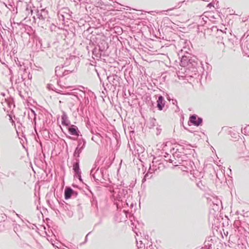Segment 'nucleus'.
<instances>
[{
    "instance_id": "1",
    "label": "nucleus",
    "mask_w": 249,
    "mask_h": 249,
    "mask_svg": "<svg viewBox=\"0 0 249 249\" xmlns=\"http://www.w3.org/2000/svg\"><path fill=\"white\" fill-rule=\"evenodd\" d=\"M112 70H114V72L107 76L106 78L108 83L105 85L104 82H103V87L106 93L107 92L108 90L114 91L117 87H121L122 80L121 77V71L118 68L117 69L116 71L115 68H111L110 71H112Z\"/></svg>"
},
{
    "instance_id": "2",
    "label": "nucleus",
    "mask_w": 249,
    "mask_h": 249,
    "mask_svg": "<svg viewBox=\"0 0 249 249\" xmlns=\"http://www.w3.org/2000/svg\"><path fill=\"white\" fill-rule=\"evenodd\" d=\"M200 65H201V62L191 53H186L181 58L180 65L181 67H186L187 69L192 71H197V68Z\"/></svg>"
},
{
    "instance_id": "3",
    "label": "nucleus",
    "mask_w": 249,
    "mask_h": 249,
    "mask_svg": "<svg viewBox=\"0 0 249 249\" xmlns=\"http://www.w3.org/2000/svg\"><path fill=\"white\" fill-rule=\"evenodd\" d=\"M108 48L107 42L104 40H100L99 42L94 45V47L92 51V54L94 56V59H99L102 56H106L107 55V50Z\"/></svg>"
},
{
    "instance_id": "4",
    "label": "nucleus",
    "mask_w": 249,
    "mask_h": 249,
    "mask_svg": "<svg viewBox=\"0 0 249 249\" xmlns=\"http://www.w3.org/2000/svg\"><path fill=\"white\" fill-rule=\"evenodd\" d=\"M116 199L119 201L124 202V205L128 206L129 203L130 202L132 197H130V196L128 195V190L125 188H123L119 190L116 196Z\"/></svg>"
},
{
    "instance_id": "5",
    "label": "nucleus",
    "mask_w": 249,
    "mask_h": 249,
    "mask_svg": "<svg viewBox=\"0 0 249 249\" xmlns=\"http://www.w3.org/2000/svg\"><path fill=\"white\" fill-rule=\"evenodd\" d=\"M90 174L92 176L95 181L97 182L100 181L102 183L103 182L102 179L106 180V179L104 178V170L102 169H97L94 173V169H91L90 171Z\"/></svg>"
},
{
    "instance_id": "6",
    "label": "nucleus",
    "mask_w": 249,
    "mask_h": 249,
    "mask_svg": "<svg viewBox=\"0 0 249 249\" xmlns=\"http://www.w3.org/2000/svg\"><path fill=\"white\" fill-rule=\"evenodd\" d=\"M173 156L175 158V162H174L175 166H178V164H183L184 162L186 161V160H188V157L186 156V154H182L180 152H176L174 154Z\"/></svg>"
},
{
    "instance_id": "7",
    "label": "nucleus",
    "mask_w": 249,
    "mask_h": 249,
    "mask_svg": "<svg viewBox=\"0 0 249 249\" xmlns=\"http://www.w3.org/2000/svg\"><path fill=\"white\" fill-rule=\"evenodd\" d=\"M35 13L37 18L40 20H48L49 18L48 10L45 8H37L35 10Z\"/></svg>"
},
{
    "instance_id": "8",
    "label": "nucleus",
    "mask_w": 249,
    "mask_h": 249,
    "mask_svg": "<svg viewBox=\"0 0 249 249\" xmlns=\"http://www.w3.org/2000/svg\"><path fill=\"white\" fill-rule=\"evenodd\" d=\"M240 45L243 53L249 57V38L248 36L242 37L240 40Z\"/></svg>"
},
{
    "instance_id": "9",
    "label": "nucleus",
    "mask_w": 249,
    "mask_h": 249,
    "mask_svg": "<svg viewBox=\"0 0 249 249\" xmlns=\"http://www.w3.org/2000/svg\"><path fill=\"white\" fill-rule=\"evenodd\" d=\"M190 124L196 126H201L203 124V119L196 114L191 115L189 117L188 124L190 125Z\"/></svg>"
},
{
    "instance_id": "10",
    "label": "nucleus",
    "mask_w": 249,
    "mask_h": 249,
    "mask_svg": "<svg viewBox=\"0 0 249 249\" xmlns=\"http://www.w3.org/2000/svg\"><path fill=\"white\" fill-rule=\"evenodd\" d=\"M67 138H69L70 140L77 141V145L76 147V149H78L80 151H83L85 148L86 144V141L85 139L81 137L80 138H73L70 136H67Z\"/></svg>"
},
{
    "instance_id": "11",
    "label": "nucleus",
    "mask_w": 249,
    "mask_h": 249,
    "mask_svg": "<svg viewBox=\"0 0 249 249\" xmlns=\"http://www.w3.org/2000/svg\"><path fill=\"white\" fill-rule=\"evenodd\" d=\"M67 129L70 135L77 136V138L79 136L82 137V134L77 126L74 124H70L69 126L67 127Z\"/></svg>"
},
{
    "instance_id": "12",
    "label": "nucleus",
    "mask_w": 249,
    "mask_h": 249,
    "mask_svg": "<svg viewBox=\"0 0 249 249\" xmlns=\"http://www.w3.org/2000/svg\"><path fill=\"white\" fill-rule=\"evenodd\" d=\"M67 11H69V10L68 9H63L62 11L58 12L57 16L60 21L64 22L65 18L67 19H70L71 15H69Z\"/></svg>"
},
{
    "instance_id": "13",
    "label": "nucleus",
    "mask_w": 249,
    "mask_h": 249,
    "mask_svg": "<svg viewBox=\"0 0 249 249\" xmlns=\"http://www.w3.org/2000/svg\"><path fill=\"white\" fill-rule=\"evenodd\" d=\"M165 104V101L164 97L161 95H159L157 101V107L159 110H163Z\"/></svg>"
},
{
    "instance_id": "14",
    "label": "nucleus",
    "mask_w": 249,
    "mask_h": 249,
    "mask_svg": "<svg viewBox=\"0 0 249 249\" xmlns=\"http://www.w3.org/2000/svg\"><path fill=\"white\" fill-rule=\"evenodd\" d=\"M82 151L79 150L78 149H75L74 152L73 153V157L74 158V161L73 163V167H75V165H78V166H79V159L80 155Z\"/></svg>"
},
{
    "instance_id": "15",
    "label": "nucleus",
    "mask_w": 249,
    "mask_h": 249,
    "mask_svg": "<svg viewBox=\"0 0 249 249\" xmlns=\"http://www.w3.org/2000/svg\"><path fill=\"white\" fill-rule=\"evenodd\" d=\"M156 159V157H154L153 161L150 164V166L149 168V172L150 173H155L157 171V170H159L160 168V167L159 165L160 164V163L157 164L155 163V160Z\"/></svg>"
},
{
    "instance_id": "16",
    "label": "nucleus",
    "mask_w": 249,
    "mask_h": 249,
    "mask_svg": "<svg viewBox=\"0 0 249 249\" xmlns=\"http://www.w3.org/2000/svg\"><path fill=\"white\" fill-rule=\"evenodd\" d=\"M234 38L235 37L233 38H229L228 39L227 41H226L225 42H221L220 43L221 45H222L224 48H225L226 46L231 49H232L234 47Z\"/></svg>"
},
{
    "instance_id": "17",
    "label": "nucleus",
    "mask_w": 249,
    "mask_h": 249,
    "mask_svg": "<svg viewBox=\"0 0 249 249\" xmlns=\"http://www.w3.org/2000/svg\"><path fill=\"white\" fill-rule=\"evenodd\" d=\"M73 193H76V191L70 187H66L64 192L65 198L66 199L70 198L72 196H73Z\"/></svg>"
},
{
    "instance_id": "18",
    "label": "nucleus",
    "mask_w": 249,
    "mask_h": 249,
    "mask_svg": "<svg viewBox=\"0 0 249 249\" xmlns=\"http://www.w3.org/2000/svg\"><path fill=\"white\" fill-rule=\"evenodd\" d=\"M74 102L80 101V103H82L81 101V99L84 97L86 99V93L84 92H81V94H79L76 91L77 89H74Z\"/></svg>"
},
{
    "instance_id": "19",
    "label": "nucleus",
    "mask_w": 249,
    "mask_h": 249,
    "mask_svg": "<svg viewBox=\"0 0 249 249\" xmlns=\"http://www.w3.org/2000/svg\"><path fill=\"white\" fill-rule=\"evenodd\" d=\"M61 124L67 127L69 126L71 124V122L68 119L67 114L63 112L61 116Z\"/></svg>"
},
{
    "instance_id": "20",
    "label": "nucleus",
    "mask_w": 249,
    "mask_h": 249,
    "mask_svg": "<svg viewBox=\"0 0 249 249\" xmlns=\"http://www.w3.org/2000/svg\"><path fill=\"white\" fill-rule=\"evenodd\" d=\"M73 170L75 176L78 178L80 181L83 182V179L81 178V171L80 169V167L78 166V165L73 167Z\"/></svg>"
},
{
    "instance_id": "21",
    "label": "nucleus",
    "mask_w": 249,
    "mask_h": 249,
    "mask_svg": "<svg viewBox=\"0 0 249 249\" xmlns=\"http://www.w3.org/2000/svg\"><path fill=\"white\" fill-rule=\"evenodd\" d=\"M34 43H36V50L37 51H39V50L41 51H44V49L46 48V47H43L42 41L39 38H36L34 41Z\"/></svg>"
},
{
    "instance_id": "22",
    "label": "nucleus",
    "mask_w": 249,
    "mask_h": 249,
    "mask_svg": "<svg viewBox=\"0 0 249 249\" xmlns=\"http://www.w3.org/2000/svg\"><path fill=\"white\" fill-rule=\"evenodd\" d=\"M31 80L32 79V75L30 74L29 71L27 69H24L23 73L21 74V79L22 81L25 80L26 79Z\"/></svg>"
},
{
    "instance_id": "23",
    "label": "nucleus",
    "mask_w": 249,
    "mask_h": 249,
    "mask_svg": "<svg viewBox=\"0 0 249 249\" xmlns=\"http://www.w3.org/2000/svg\"><path fill=\"white\" fill-rule=\"evenodd\" d=\"M181 164L182 166H184L187 170L190 171L193 169V166H194V163L190 160H186V161L184 162V163Z\"/></svg>"
},
{
    "instance_id": "24",
    "label": "nucleus",
    "mask_w": 249,
    "mask_h": 249,
    "mask_svg": "<svg viewBox=\"0 0 249 249\" xmlns=\"http://www.w3.org/2000/svg\"><path fill=\"white\" fill-rule=\"evenodd\" d=\"M234 227L239 231H242V230L245 231L244 228L242 226V223L240 220H237L234 222Z\"/></svg>"
},
{
    "instance_id": "25",
    "label": "nucleus",
    "mask_w": 249,
    "mask_h": 249,
    "mask_svg": "<svg viewBox=\"0 0 249 249\" xmlns=\"http://www.w3.org/2000/svg\"><path fill=\"white\" fill-rule=\"evenodd\" d=\"M95 71H96L97 75L99 78L101 84H102L103 85V82H104L103 81V78H107V73L106 71L105 70L102 71H103L102 74H101V72H98L97 70L95 69Z\"/></svg>"
},
{
    "instance_id": "26",
    "label": "nucleus",
    "mask_w": 249,
    "mask_h": 249,
    "mask_svg": "<svg viewBox=\"0 0 249 249\" xmlns=\"http://www.w3.org/2000/svg\"><path fill=\"white\" fill-rule=\"evenodd\" d=\"M63 94H64V95H69L71 96L70 97L67 98V100L69 101H70L71 100V104H74V103L76 102H74V91H72V92H64V93L63 92Z\"/></svg>"
},
{
    "instance_id": "27",
    "label": "nucleus",
    "mask_w": 249,
    "mask_h": 249,
    "mask_svg": "<svg viewBox=\"0 0 249 249\" xmlns=\"http://www.w3.org/2000/svg\"><path fill=\"white\" fill-rule=\"evenodd\" d=\"M64 71V67H60V66H57L55 68V75L58 77V76H62V73L63 71Z\"/></svg>"
},
{
    "instance_id": "28",
    "label": "nucleus",
    "mask_w": 249,
    "mask_h": 249,
    "mask_svg": "<svg viewBox=\"0 0 249 249\" xmlns=\"http://www.w3.org/2000/svg\"><path fill=\"white\" fill-rule=\"evenodd\" d=\"M47 88L49 89V90H53L54 91H55L57 93H58L59 94H63V92L60 90H57L54 87V86L52 84H48L47 85Z\"/></svg>"
},
{
    "instance_id": "29",
    "label": "nucleus",
    "mask_w": 249,
    "mask_h": 249,
    "mask_svg": "<svg viewBox=\"0 0 249 249\" xmlns=\"http://www.w3.org/2000/svg\"><path fill=\"white\" fill-rule=\"evenodd\" d=\"M157 121L156 119L152 118L150 119L149 123L148 124V127L149 128H152L156 125Z\"/></svg>"
},
{
    "instance_id": "30",
    "label": "nucleus",
    "mask_w": 249,
    "mask_h": 249,
    "mask_svg": "<svg viewBox=\"0 0 249 249\" xmlns=\"http://www.w3.org/2000/svg\"><path fill=\"white\" fill-rule=\"evenodd\" d=\"M75 59V57L74 56H71L69 58H67L66 60L64 63L65 66H67L69 65H71L72 61H74Z\"/></svg>"
},
{
    "instance_id": "31",
    "label": "nucleus",
    "mask_w": 249,
    "mask_h": 249,
    "mask_svg": "<svg viewBox=\"0 0 249 249\" xmlns=\"http://www.w3.org/2000/svg\"><path fill=\"white\" fill-rule=\"evenodd\" d=\"M153 173L149 172V170H148L147 173L145 175V176H144V178H143V179L142 180V183H143L144 181H146V178H148V179L152 177L151 174Z\"/></svg>"
},
{
    "instance_id": "32",
    "label": "nucleus",
    "mask_w": 249,
    "mask_h": 249,
    "mask_svg": "<svg viewBox=\"0 0 249 249\" xmlns=\"http://www.w3.org/2000/svg\"><path fill=\"white\" fill-rule=\"evenodd\" d=\"M36 115L35 111L33 109H31V114H29V117H31V116L34 117V121L35 124H36Z\"/></svg>"
},
{
    "instance_id": "33",
    "label": "nucleus",
    "mask_w": 249,
    "mask_h": 249,
    "mask_svg": "<svg viewBox=\"0 0 249 249\" xmlns=\"http://www.w3.org/2000/svg\"><path fill=\"white\" fill-rule=\"evenodd\" d=\"M165 154L166 155V156H164L165 158H166V160L167 161H168L170 163H173V164L175 166V163H174V162H175L174 160H172L171 159H170V157L171 156H170V157L169 158V154H167V153H165Z\"/></svg>"
},
{
    "instance_id": "34",
    "label": "nucleus",
    "mask_w": 249,
    "mask_h": 249,
    "mask_svg": "<svg viewBox=\"0 0 249 249\" xmlns=\"http://www.w3.org/2000/svg\"><path fill=\"white\" fill-rule=\"evenodd\" d=\"M211 30L213 32H216V31H217V32H220V33H222L223 34H224L225 35H226V33H224L221 30H219L217 28V26H213L211 28Z\"/></svg>"
},
{
    "instance_id": "35",
    "label": "nucleus",
    "mask_w": 249,
    "mask_h": 249,
    "mask_svg": "<svg viewBox=\"0 0 249 249\" xmlns=\"http://www.w3.org/2000/svg\"><path fill=\"white\" fill-rule=\"evenodd\" d=\"M184 2V1H181V2H179L178 3V4L176 6H175L174 7H173V8H170V9H168V10H166V12H168V11H169L172 10H173V9H177V8H179V7L181 6V4H182V3H183Z\"/></svg>"
},
{
    "instance_id": "36",
    "label": "nucleus",
    "mask_w": 249,
    "mask_h": 249,
    "mask_svg": "<svg viewBox=\"0 0 249 249\" xmlns=\"http://www.w3.org/2000/svg\"><path fill=\"white\" fill-rule=\"evenodd\" d=\"M205 245L201 249H212V244L207 243L206 241L204 243Z\"/></svg>"
},
{
    "instance_id": "37",
    "label": "nucleus",
    "mask_w": 249,
    "mask_h": 249,
    "mask_svg": "<svg viewBox=\"0 0 249 249\" xmlns=\"http://www.w3.org/2000/svg\"><path fill=\"white\" fill-rule=\"evenodd\" d=\"M73 71H74V70H68L65 69V70H64V71L62 72V76H65V75H67L68 73L72 72Z\"/></svg>"
},
{
    "instance_id": "38",
    "label": "nucleus",
    "mask_w": 249,
    "mask_h": 249,
    "mask_svg": "<svg viewBox=\"0 0 249 249\" xmlns=\"http://www.w3.org/2000/svg\"><path fill=\"white\" fill-rule=\"evenodd\" d=\"M91 202L92 205H95L96 206L97 205V201L95 197L92 196L91 199Z\"/></svg>"
},
{
    "instance_id": "39",
    "label": "nucleus",
    "mask_w": 249,
    "mask_h": 249,
    "mask_svg": "<svg viewBox=\"0 0 249 249\" xmlns=\"http://www.w3.org/2000/svg\"><path fill=\"white\" fill-rule=\"evenodd\" d=\"M26 10L29 11V14H31V15H32L34 13V10L32 9L31 8L29 9L28 6L26 8Z\"/></svg>"
},
{
    "instance_id": "40",
    "label": "nucleus",
    "mask_w": 249,
    "mask_h": 249,
    "mask_svg": "<svg viewBox=\"0 0 249 249\" xmlns=\"http://www.w3.org/2000/svg\"><path fill=\"white\" fill-rule=\"evenodd\" d=\"M57 82L58 85H59L61 88H63V87H64V88H66V89H68V88H71V87H70V86H69V87H65V86H63V87H62L61 85H60V84H59V81H58V80H57Z\"/></svg>"
},
{
    "instance_id": "41",
    "label": "nucleus",
    "mask_w": 249,
    "mask_h": 249,
    "mask_svg": "<svg viewBox=\"0 0 249 249\" xmlns=\"http://www.w3.org/2000/svg\"><path fill=\"white\" fill-rule=\"evenodd\" d=\"M157 131H158L157 133V135H158L160 134L161 129L160 128H159L158 127L157 128Z\"/></svg>"
},
{
    "instance_id": "42",
    "label": "nucleus",
    "mask_w": 249,
    "mask_h": 249,
    "mask_svg": "<svg viewBox=\"0 0 249 249\" xmlns=\"http://www.w3.org/2000/svg\"><path fill=\"white\" fill-rule=\"evenodd\" d=\"M6 217L7 216L5 214H2V218L3 221L5 220V219L6 218Z\"/></svg>"
},
{
    "instance_id": "43",
    "label": "nucleus",
    "mask_w": 249,
    "mask_h": 249,
    "mask_svg": "<svg viewBox=\"0 0 249 249\" xmlns=\"http://www.w3.org/2000/svg\"><path fill=\"white\" fill-rule=\"evenodd\" d=\"M73 1L75 3V5H77L78 2L81 1V0H73Z\"/></svg>"
},
{
    "instance_id": "44",
    "label": "nucleus",
    "mask_w": 249,
    "mask_h": 249,
    "mask_svg": "<svg viewBox=\"0 0 249 249\" xmlns=\"http://www.w3.org/2000/svg\"><path fill=\"white\" fill-rule=\"evenodd\" d=\"M89 233H90V232L88 233L86 235V237H85V242H84V243H86V242L87 241V240H88V235H89Z\"/></svg>"
},
{
    "instance_id": "45",
    "label": "nucleus",
    "mask_w": 249,
    "mask_h": 249,
    "mask_svg": "<svg viewBox=\"0 0 249 249\" xmlns=\"http://www.w3.org/2000/svg\"><path fill=\"white\" fill-rule=\"evenodd\" d=\"M49 45H50L49 43H47L46 44L44 45H43V47H46V48H48V47H49Z\"/></svg>"
},
{
    "instance_id": "46",
    "label": "nucleus",
    "mask_w": 249,
    "mask_h": 249,
    "mask_svg": "<svg viewBox=\"0 0 249 249\" xmlns=\"http://www.w3.org/2000/svg\"><path fill=\"white\" fill-rule=\"evenodd\" d=\"M208 6H210V7L213 6V3L212 2H211V3L208 4Z\"/></svg>"
},
{
    "instance_id": "47",
    "label": "nucleus",
    "mask_w": 249,
    "mask_h": 249,
    "mask_svg": "<svg viewBox=\"0 0 249 249\" xmlns=\"http://www.w3.org/2000/svg\"><path fill=\"white\" fill-rule=\"evenodd\" d=\"M19 95H20V96L22 99H24V97H23V96L21 94V91H19Z\"/></svg>"
},
{
    "instance_id": "48",
    "label": "nucleus",
    "mask_w": 249,
    "mask_h": 249,
    "mask_svg": "<svg viewBox=\"0 0 249 249\" xmlns=\"http://www.w3.org/2000/svg\"><path fill=\"white\" fill-rule=\"evenodd\" d=\"M89 100L88 97L87 98L86 97V101H85L86 103H87V102L88 103H89Z\"/></svg>"
},
{
    "instance_id": "49",
    "label": "nucleus",
    "mask_w": 249,
    "mask_h": 249,
    "mask_svg": "<svg viewBox=\"0 0 249 249\" xmlns=\"http://www.w3.org/2000/svg\"><path fill=\"white\" fill-rule=\"evenodd\" d=\"M10 117V120L12 121V123H15L14 121L13 120L11 116H9Z\"/></svg>"
},
{
    "instance_id": "50",
    "label": "nucleus",
    "mask_w": 249,
    "mask_h": 249,
    "mask_svg": "<svg viewBox=\"0 0 249 249\" xmlns=\"http://www.w3.org/2000/svg\"><path fill=\"white\" fill-rule=\"evenodd\" d=\"M134 204L132 202L130 203V208H132L133 207Z\"/></svg>"
},
{
    "instance_id": "51",
    "label": "nucleus",
    "mask_w": 249,
    "mask_h": 249,
    "mask_svg": "<svg viewBox=\"0 0 249 249\" xmlns=\"http://www.w3.org/2000/svg\"><path fill=\"white\" fill-rule=\"evenodd\" d=\"M150 104H151V106H154V103L152 101H150Z\"/></svg>"
},
{
    "instance_id": "52",
    "label": "nucleus",
    "mask_w": 249,
    "mask_h": 249,
    "mask_svg": "<svg viewBox=\"0 0 249 249\" xmlns=\"http://www.w3.org/2000/svg\"><path fill=\"white\" fill-rule=\"evenodd\" d=\"M0 94H1L2 96H5V93H3V92H1V93H0Z\"/></svg>"
},
{
    "instance_id": "53",
    "label": "nucleus",
    "mask_w": 249,
    "mask_h": 249,
    "mask_svg": "<svg viewBox=\"0 0 249 249\" xmlns=\"http://www.w3.org/2000/svg\"><path fill=\"white\" fill-rule=\"evenodd\" d=\"M91 140L94 142H96L95 140V138L93 136L92 138H91Z\"/></svg>"
},
{
    "instance_id": "54",
    "label": "nucleus",
    "mask_w": 249,
    "mask_h": 249,
    "mask_svg": "<svg viewBox=\"0 0 249 249\" xmlns=\"http://www.w3.org/2000/svg\"><path fill=\"white\" fill-rule=\"evenodd\" d=\"M78 195V193L76 191V193H73V196H76Z\"/></svg>"
},
{
    "instance_id": "55",
    "label": "nucleus",
    "mask_w": 249,
    "mask_h": 249,
    "mask_svg": "<svg viewBox=\"0 0 249 249\" xmlns=\"http://www.w3.org/2000/svg\"><path fill=\"white\" fill-rule=\"evenodd\" d=\"M11 174L12 175L15 176V173L14 172H12Z\"/></svg>"
},
{
    "instance_id": "56",
    "label": "nucleus",
    "mask_w": 249,
    "mask_h": 249,
    "mask_svg": "<svg viewBox=\"0 0 249 249\" xmlns=\"http://www.w3.org/2000/svg\"><path fill=\"white\" fill-rule=\"evenodd\" d=\"M91 132L92 134H94V133L92 130H91Z\"/></svg>"
},
{
    "instance_id": "57",
    "label": "nucleus",
    "mask_w": 249,
    "mask_h": 249,
    "mask_svg": "<svg viewBox=\"0 0 249 249\" xmlns=\"http://www.w3.org/2000/svg\"><path fill=\"white\" fill-rule=\"evenodd\" d=\"M155 163H157V162L158 161V160H155Z\"/></svg>"
},
{
    "instance_id": "58",
    "label": "nucleus",
    "mask_w": 249,
    "mask_h": 249,
    "mask_svg": "<svg viewBox=\"0 0 249 249\" xmlns=\"http://www.w3.org/2000/svg\"><path fill=\"white\" fill-rule=\"evenodd\" d=\"M50 241L51 242L52 244H53V240L52 239H51Z\"/></svg>"
},
{
    "instance_id": "59",
    "label": "nucleus",
    "mask_w": 249,
    "mask_h": 249,
    "mask_svg": "<svg viewBox=\"0 0 249 249\" xmlns=\"http://www.w3.org/2000/svg\"><path fill=\"white\" fill-rule=\"evenodd\" d=\"M96 135L100 136V135L99 133H96Z\"/></svg>"
},
{
    "instance_id": "60",
    "label": "nucleus",
    "mask_w": 249,
    "mask_h": 249,
    "mask_svg": "<svg viewBox=\"0 0 249 249\" xmlns=\"http://www.w3.org/2000/svg\"><path fill=\"white\" fill-rule=\"evenodd\" d=\"M46 234H47V236H48V237H49V235H48V234H47V233L46 232Z\"/></svg>"
},
{
    "instance_id": "61",
    "label": "nucleus",
    "mask_w": 249,
    "mask_h": 249,
    "mask_svg": "<svg viewBox=\"0 0 249 249\" xmlns=\"http://www.w3.org/2000/svg\"><path fill=\"white\" fill-rule=\"evenodd\" d=\"M46 234H47V236H48V237H49V235H48V234H47V233L46 232Z\"/></svg>"
},
{
    "instance_id": "62",
    "label": "nucleus",
    "mask_w": 249,
    "mask_h": 249,
    "mask_svg": "<svg viewBox=\"0 0 249 249\" xmlns=\"http://www.w3.org/2000/svg\"><path fill=\"white\" fill-rule=\"evenodd\" d=\"M46 234H47V236H48V237H49V235H48V234H47V233L46 232Z\"/></svg>"
},
{
    "instance_id": "63",
    "label": "nucleus",
    "mask_w": 249,
    "mask_h": 249,
    "mask_svg": "<svg viewBox=\"0 0 249 249\" xmlns=\"http://www.w3.org/2000/svg\"><path fill=\"white\" fill-rule=\"evenodd\" d=\"M47 239H48V240L50 241L49 239H50V238H48Z\"/></svg>"
},
{
    "instance_id": "64",
    "label": "nucleus",
    "mask_w": 249,
    "mask_h": 249,
    "mask_svg": "<svg viewBox=\"0 0 249 249\" xmlns=\"http://www.w3.org/2000/svg\"><path fill=\"white\" fill-rule=\"evenodd\" d=\"M47 239H48V240L50 241L49 239H50V238H48Z\"/></svg>"
}]
</instances>
